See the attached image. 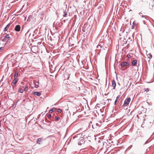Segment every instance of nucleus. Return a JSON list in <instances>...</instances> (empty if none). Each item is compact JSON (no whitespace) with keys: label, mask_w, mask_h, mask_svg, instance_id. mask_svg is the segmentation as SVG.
I'll use <instances>...</instances> for the list:
<instances>
[{"label":"nucleus","mask_w":154,"mask_h":154,"mask_svg":"<svg viewBox=\"0 0 154 154\" xmlns=\"http://www.w3.org/2000/svg\"><path fill=\"white\" fill-rule=\"evenodd\" d=\"M73 139L75 141L78 143L79 145H82L85 143L84 138L80 134L76 135L74 137Z\"/></svg>","instance_id":"obj_1"},{"label":"nucleus","mask_w":154,"mask_h":154,"mask_svg":"<svg viewBox=\"0 0 154 154\" xmlns=\"http://www.w3.org/2000/svg\"><path fill=\"white\" fill-rule=\"evenodd\" d=\"M131 101V98L130 97H128L127 98V99H125L124 104L123 105V106L124 107H125L126 106H128L129 104V103Z\"/></svg>","instance_id":"obj_2"},{"label":"nucleus","mask_w":154,"mask_h":154,"mask_svg":"<svg viewBox=\"0 0 154 154\" xmlns=\"http://www.w3.org/2000/svg\"><path fill=\"white\" fill-rule=\"evenodd\" d=\"M130 64V63L128 62H123L121 63V66L122 67H124L125 66H129Z\"/></svg>","instance_id":"obj_3"},{"label":"nucleus","mask_w":154,"mask_h":154,"mask_svg":"<svg viewBox=\"0 0 154 154\" xmlns=\"http://www.w3.org/2000/svg\"><path fill=\"white\" fill-rule=\"evenodd\" d=\"M146 57H145V58H146L148 61H149L150 59L152 58V54L146 52Z\"/></svg>","instance_id":"obj_4"},{"label":"nucleus","mask_w":154,"mask_h":154,"mask_svg":"<svg viewBox=\"0 0 154 154\" xmlns=\"http://www.w3.org/2000/svg\"><path fill=\"white\" fill-rule=\"evenodd\" d=\"M20 25H17L16 26L14 30L15 31L17 32H19L20 31Z\"/></svg>","instance_id":"obj_5"},{"label":"nucleus","mask_w":154,"mask_h":154,"mask_svg":"<svg viewBox=\"0 0 154 154\" xmlns=\"http://www.w3.org/2000/svg\"><path fill=\"white\" fill-rule=\"evenodd\" d=\"M112 86L113 87V89H115L116 86V83L115 81L114 80H112Z\"/></svg>","instance_id":"obj_6"},{"label":"nucleus","mask_w":154,"mask_h":154,"mask_svg":"<svg viewBox=\"0 0 154 154\" xmlns=\"http://www.w3.org/2000/svg\"><path fill=\"white\" fill-rule=\"evenodd\" d=\"M18 79L17 78H15V79L13 80L12 85L13 86H15L16 84L17 83Z\"/></svg>","instance_id":"obj_7"},{"label":"nucleus","mask_w":154,"mask_h":154,"mask_svg":"<svg viewBox=\"0 0 154 154\" xmlns=\"http://www.w3.org/2000/svg\"><path fill=\"white\" fill-rule=\"evenodd\" d=\"M133 25H132V29H134L135 28V27H137V22L136 21H134L133 23Z\"/></svg>","instance_id":"obj_8"},{"label":"nucleus","mask_w":154,"mask_h":154,"mask_svg":"<svg viewBox=\"0 0 154 154\" xmlns=\"http://www.w3.org/2000/svg\"><path fill=\"white\" fill-rule=\"evenodd\" d=\"M34 83L35 84V87L36 88H37L38 87L39 82L38 81H34Z\"/></svg>","instance_id":"obj_9"},{"label":"nucleus","mask_w":154,"mask_h":154,"mask_svg":"<svg viewBox=\"0 0 154 154\" xmlns=\"http://www.w3.org/2000/svg\"><path fill=\"white\" fill-rule=\"evenodd\" d=\"M42 140V139L41 138L38 139L36 140L37 143L39 144H41Z\"/></svg>","instance_id":"obj_10"},{"label":"nucleus","mask_w":154,"mask_h":154,"mask_svg":"<svg viewBox=\"0 0 154 154\" xmlns=\"http://www.w3.org/2000/svg\"><path fill=\"white\" fill-rule=\"evenodd\" d=\"M137 62V60H134L132 62V64L133 66H134L136 65Z\"/></svg>","instance_id":"obj_11"},{"label":"nucleus","mask_w":154,"mask_h":154,"mask_svg":"<svg viewBox=\"0 0 154 154\" xmlns=\"http://www.w3.org/2000/svg\"><path fill=\"white\" fill-rule=\"evenodd\" d=\"M33 94L38 96H40L41 95V93L39 92H34Z\"/></svg>","instance_id":"obj_12"},{"label":"nucleus","mask_w":154,"mask_h":154,"mask_svg":"<svg viewBox=\"0 0 154 154\" xmlns=\"http://www.w3.org/2000/svg\"><path fill=\"white\" fill-rule=\"evenodd\" d=\"M10 26V23L8 24L6 26V27L5 28V31H6L7 30Z\"/></svg>","instance_id":"obj_13"},{"label":"nucleus","mask_w":154,"mask_h":154,"mask_svg":"<svg viewBox=\"0 0 154 154\" xmlns=\"http://www.w3.org/2000/svg\"><path fill=\"white\" fill-rule=\"evenodd\" d=\"M144 90H145L144 91V92L146 93H147V92L149 91V89L148 88H144Z\"/></svg>","instance_id":"obj_14"},{"label":"nucleus","mask_w":154,"mask_h":154,"mask_svg":"<svg viewBox=\"0 0 154 154\" xmlns=\"http://www.w3.org/2000/svg\"><path fill=\"white\" fill-rule=\"evenodd\" d=\"M56 109L55 108H53L49 111V112L50 113H51L54 111H55V110H56Z\"/></svg>","instance_id":"obj_15"},{"label":"nucleus","mask_w":154,"mask_h":154,"mask_svg":"<svg viewBox=\"0 0 154 154\" xmlns=\"http://www.w3.org/2000/svg\"><path fill=\"white\" fill-rule=\"evenodd\" d=\"M18 92L22 93H23V91L21 88H20L18 89Z\"/></svg>","instance_id":"obj_16"},{"label":"nucleus","mask_w":154,"mask_h":154,"mask_svg":"<svg viewBox=\"0 0 154 154\" xmlns=\"http://www.w3.org/2000/svg\"><path fill=\"white\" fill-rule=\"evenodd\" d=\"M63 14H64V15H63V17H66L67 14V13L65 10L64 11Z\"/></svg>","instance_id":"obj_17"},{"label":"nucleus","mask_w":154,"mask_h":154,"mask_svg":"<svg viewBox=\"0 0 154 154\" xmlns=\"http://www.w3.org/2000/svg\"><path fill=\"white\" fill-rule=\"evenodd\" d=\"M119 97H120V96L119 95L116 97V100H115V104H116V103L117 101V100H118V99H119Z\"/></svg>","instance_id":"obj_18"},{"label":"nucleus","mask_w":154,"mask_h":154,"mask_svg":"<svg viewBox=\"0 0 154 154\" xmlns=\"http://www.w3.org/2000/svg\"><path fill=\"white\" fill-rule=\"evenodd\" d=\"M28 90V88L27 86H26L25 88H24V90L25 91H27Z\"/></svg>","instance_id":"obj_19"},{"label":"nucleus","mask_w":154,"mask_h":154,"mask_svg":"<svg viewBox=\"0 0 154 154\" xmlns=\"http://www.w3.org/2000/svg\"><path fill=\"white\" fill-rule=\"evenodd\" d=\"M18 75V73H15L14 75V78H15L16 77H17V76Z\"/></svg>","instance_id":"obj_20"},{"label":"nucleus","mask_w":154,"mask_h":154,"mask_svg":"<svg viewBox=\"0 0 154 154\" xmlns=\"http://www.w3.org/2000/svg\"><path fill=\"white\" fill-rule=\"evenodd\" d=\"M5 38H10V36H9V35H6L5 37Z\"/></svg>","instance_id":"obj_21"},{"label":"nucleus","mask_w":154,"mask_h":154,"mask_svg":"<svg viewBox=\"0 0 154 154\" xmlns=\"http://www.w3.org/2000/svg\"><path fill=\"white\" fill-rule=\"evenodd\" d=\"M97 48H101V46L99 44L97 46Z\"/></svg>","instance_id":"obj_22"},{"label":"nucleus","mask_w":154,"mask_h":154,"mask_svg":"<svg viewBox=\"0 0 154 154\" xmlns=\"http://www.w3.org/2000/svg\"><path fill=\"white\" fill-rule=\"evenodd\" d=\"M51 114H48V116H47V117L49 118L50 119V118H51Z\"/></svg>","instance_id":"obj_23"},{"label":"nucleus","mask_w":154,"mask_h":154,"mask_svg":"<svg viewBox=\"0 0 154 154\" xmlns=\"http://www.w3.org/2000/svg\"><path fill=\"white\" fill-rule=\"evenodd\" d=\"M60 119V118L59 117H57L56 119V120L57 121H59Z\"/></svg>","instance_id":"obj_24"},{"label":"nucleus","mask_w":154,"mask_h":154,"mask_svg":"<svg viewBox=\"0 0 154 154\" xmlns=\"http://www.w3.org/2000/svg\"><path fill=\"white\" fill-rule=\"evenodd\" d=\"M57 112H62V110L61 109H58L57 110Z\"/></svg>","instance_id":"obj_25"},{"label":"nucleus","mask_w":154,"mask_h":154,"mask_svg":"<svg viewBox=\"0 0 154 154\" xmlns=\"http://www.w3.org/2000/svg\"><path fill=\"white\" fill-rule=\"evenodd\" d=\"M146 98L147 99H149V95L148 94L146 95Z\"/></svg>","instance_id":"obj_26"},{"label":"nucleus","mask_w":154,"mask_h":154,"mask_svg":"<svg viewBox=\"0 0 154 154\" xmlns=\"http://www.w3.org/2000/svg\"><path fill=\"white\" fill-rule=\"evenodd\" d=\"M127 57L128 58H130L131 57V56L130 54H128L127 55Z\"/></svg>","instance_id":"obj_27"},{"label":"nucleus","mask_w":154,"mask_h":154,"mask_svg":"<svg viewBox=\"0 0 154 154\" xmlns=\"http://www.w3.org/2000/svg\"><path fill=\"white\" fill-rule=\"evenodd\" d=\"M3 47H1L0 48V51L2 50L3 49Z\"/></svg>","instance_id":"obj_28"},{"label":"nucleus","mask_w":154,"mask_h":154,"mask_svg":"<svg viewBox=\"0 0 154 154\" xmlns=\"http://www.w3.org/2000/svg\"><path fill=\"white\" fill-rule=\"evenodd\" d=\"M5 39H4H4H3L2 41H5Z\"/></svg>","instance_id":"obj_29"}]
</instances>
